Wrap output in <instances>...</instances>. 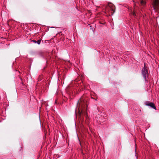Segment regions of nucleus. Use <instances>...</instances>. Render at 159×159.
Instances as JSON below:
<instances>
[{"instance_id":"nucleus-6","label":"nucleus","mask_w":159,"mask_h":159,"mask_svg":"<svg viewBox=\"0 0 159 159\" xmlns=\"http://www.w3.org/2000/svg\"><path fill=\"white\" fill-rule=\"evenodd\" d=\"M140 5L144 7L146 6V2L144 0H140Z\"/></svg>"},{"instance_id":"nucleus-3","label":"nucleus","mask_w":159,"mask_h":159,"mask_svg":"<svg viewBox=\"0 0 159 159\" xmlns=\"http://www.w3.org/2000/svg\"><path fill=\"white\" fill-rule=\"evenodd\" d=\"M106 11L108 12L110 14L109 15H113L115 12V6L112 4L109 5L108 7L106 9Z\"/></svg>"},{"instance_id":"nucleus-5","label":"nucleus","mask_w":159,"mask_h":159,"mask_svg":"<svg viewBox=\"0 0 159 159\" xmlns=\"http://www.w3.org/2000/svg\"><path fill=\"white\" fill-rule=\"evenodd\" d=\"M145 104L146 105L148 106H150L151 107L153 108V109L156 110V107L155 106L154 104L152 102H145Z\"/></svg>"},{"instance_id":"nucleus-7","label":"nucleus","mask_w":159,"mask_h":159,"mask_svg":"<svg viewBox=\"0 0 159 159\" xmlns=\"http://www.w3.org/2000/svg\"><path fill=\"white\" fill-rule=\"evenodd\" d=\"M41 41V39H39L37 41L36 43H37L38 44H40Z\"/></svg>"},{"instance_id":"nucleus-1","label":"nucleus","mask_w":159,"mask_h":159,"mask_svg":"<svg viewBox=\"0 0 159 159\" xmlns=\"http://www.w3.org/2000/svg\"><path fill=\"white\" fill-rule=\"evenodd\" d=\"M84 102L83 101V99H80L78 101L77 103V108H78V114L79 116L81 118L82 116L84 115L85 116V117L87 118L88 117L87 113L86 111H84Z\"/></svg>"},{"instance_id":"nucleus-11","label":"nucleus","mask_w":159,"mask_h":159,"mask_svg":"<svg viewBox=\"0 0 159 159\" xmlns=\"http://www.w3.org/2000/svg\"><path fill=\"white\" fill-rule=\"evenodd\" d=\"M95 100L96 101H97V99H95Z\"/></svg>"},{"instance_id":"nucleus-4","label":"nucleus","mask_w":159,"mask_h":159,"mask_svg":"<svg viewBox=\"0 0 159 159\" xmlns=\"http://www.w3.org/2000/svg\"><path fill=\"white\" fill-rule=\"evenodd\" d=\"M152 8H153L154 10L156 9L159 10V0H153Z\"/></svg>"},{"instance_id":"nucleus-10","label":"nucleus","mask_w":159,"mask_h":159,"mask_svg":"<svg viewBox=\"0 0 159 159\" xmlns=\"http://www.w3.org/2000/svg\"><path fill=\"white\" fill-rule=\"evenodd\" d=\"M135 15V14L134 13H133V15Z\"/></svg>"},{"instance_id":"nucleus-2","label":"nucleus","mask_w":159,"mask_h":159,"mask_svg":"<svg viewBox=\"0 0 159 159\" xmlns=\"http://www.w3.org/2000/svg\"><path fill=\"white\" fill-rule=\"evenodd\" d=\"M141 74L144 80L146 82H147V79L148 76L149 74L148 69L146 67L145 63L144 64V67L142 69Z\"/></svg>"},{"instance_id":"nucleus-9","label":"nucleus","mask_w":159,"mask_h":159,"mask_svg":"<svg viewBox=\"0 0 159 159\" xmlns=\"http://www.w3.org/2000/svg\"><path fill=\"white\" fill-rule=\"evenodd\" d=\"M75 114L76 115V110H75Z\"/></svg>"},{"instance_id":"nucleus-8","label":"nucleus","mask_w":159,"mask_h":159,"mask_svg":"<svg viewBox=\"0 0 159 159\" xmlns=\"http://www.w3.org/2000/svg\"><path fill=\"white\" fill-rule=\"evenodd\" d=\"M32 41H33L34 42V43H36L37 41H36L33 40H32Z\"/></svg>"}]
</instances>
